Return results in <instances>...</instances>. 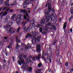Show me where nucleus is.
Here are the masks:
<instances>
[{
    "label": "nucleus",
    "mask_w": 73,
    "mask_h": 73,
    "mask_svg": "<svg viewBox=\"0 0 73 73\" xmlns=\"http://www.w3.org/2000/svg\"><path fill=\"white\" fill-rule=\"evenodd\" d=\"M48 11L47 10H45L44 13L46 15H47V14H48V13H49L50 10L52 8V7L51 6H50V4L49 3H48L46 4L45 7H47V6H48Z\"/></svg>",
    "instance_id": "1"
},
{
    "label": "nucleus",
    "mask_w": 73,
    "mask_h": 73,
    "mask_svg": "<svg viewBox=\"0 0 73 73\" xmlns=\"http://www.w3.org/2000/svg\"><path fill=\"white\" fill-rule=\"evenodd\" d=\"M19 60H20V61H20L19 60H18L17 62V63H18L19 65H21V64L22 63H23V62H24V59H23V55H22L19 56Z\"/></svg>",
    "instance_id": "2"
},
{
    "label": "nucleus",
    "mask_w": 73,
    "mask_h": 73,
    "mask_svg": "<svg viewBox=\"0 0 73 73\" xmlns=\"http://www.w3.org/2000/svg\"><path fill=\"white\" fill-rule=\"evenodd\" d=\"M25 22L23 21L22 22L21 24L22 25H23L22 27V28L24 30V31H26V32H27L28 31V29H29V28H28L27 29L26 28L27 27L25 26Z\"/></svg>",
    "instance_id": "3"
},
{
    "label": "nucleus",
    "mask_w": 73,
    "mask_h": 73,
    "mask_svg": "<svg viewBox=\"0 0 73 73\" xmlns=\"http://www.w3.org/2000/svg\"><path fill=\"white\" fill-rule=\"evenodd\" d=\"M30 0H25L24 2L23 3V5L24 6V8H27V5H28L30 3Z\"/></svg>",
    "instance_id": "4"
},
{
    "label": "nucleus",
    "mask_w": 73,
    "mask_h": 73,
    "mask_svg": "<svg viewBox=\"0 0 73 73\" xmlns=\"http://www.w3.org/2000/svg\"><path fill=\"white\" fill-rule=\"evenodd\" d=\"M18 17L17 18H16L15 19L16 21H17L16 23L17 24H20V19H21V17H22V16L21 15H18Z\"/></svg>",
    "instance_id": "5"
},
{
    "label": "nucleus",
    "mask_w": 73,
    "mask_h": 73,
    "mask_svg": "<svg viewBox=\"0 0 73 73\" xmlns=\"http://www.w3.org/2000/svg\"><path fill=\"white\" fill-rule=\"evenodd\" d=\"M24 13V15H25V13L26 14V16H27V17H28V15L29 14L28 13V12L27 11V10L25 9H22L20 11V13Z\"/></svg>",
    "instance_id": "6"
},
{
    "label": "nucleus",
    "mask_w": 73,
    "mask_h": 73,
    "mask_svg": "<svg viewBox=\"0 0 73 73\" xmlns=\"http://www.w3.org/2000/svg\"><path fill=\"white\" fill-rule=\"evenodd\" d=\"M36 51L38 52V53H40L41 52V48L40 47V45L39 44H37L36 45Z\"/></svg>",
    "instance_id": "7"
},
{
    "label": "nucleus",
    "mask_w": 73,
    "mask_h": 73,
    "mask_svg": "<svg viewBox=\"0 0 73 73\" xmlns=\"http://www.w3.org/2000/svg\"><path fill=\"white\" fill-rule=\"evenodd\" d=\"M22 64H23L21 68H22V69H26V68H27V66H28V65L27 64L25 63L24 62L22 63Z\"/></svg>",
    "instance_id": "8"
},
{
    "label": "nucleus",
    "mask_w": 73,
    "mask_h": 73,
    "mask_svg": "<svg viewBox=\"0 0 73 73\" xmlns=\"http://www.w3.org/2000/svg\"><path fill=\"white\" fill-rule=\"evenodd\" d=\"M37 35L36 34H35L33 36V40H34V42L35 44L36 43V40H38V38H37Z\"/></svg>",
    "instance_id": "9"
},
{
    "label": "nucleus",
    "mask_w": 73,
    "mask_h": 73,
    "mask_svg": "<svg viewBox=\"0 0 73 73\" xmlns=\"http://www.w3.org/2000/svg\"><path fill=\"white\" fill-rule=\"evenodd\" d=\"M2 14V15L1 16V17H2L4 16H5L7 15V12H2L0 13V15H1Z\"/></svg>",
    "instance_id": "10"
},
{
    "label": "nucleus",
    "mask_w": 73,
    "mask_h": 73,
    "mask_svg": "<svg viewBox=\"0 0 73 73\" xmlns=\"http://www.w3.org/2000/svg\"><path fill=\"white\" fill-rule=\"evenodd\" d=\"M6 1L5 2V5L6 7H9V1L10 0H6Z\"/></svg>",
    "instance_id": "11"
},
{
    "label": "nucleus",
    "mask_w": 73,
    "mask_h": 73,
    "mask_svg": "<svg viewBox=\"0 0 73 73\" xmlns=\"http://www.w3.org/2000/svg\"><path fill=\"white\" fill-rule=\"evenodd\" d=\"M53 18H54V19L55 17L54 16H52V15L50 16V19L51 20V21H53L54 23H56L57 21L56 20V19H53Z\"/></svg>",
    "instance_id": "12"
},
{
    "label": "nucleus",
    "mask_w": 73,
    "mask_h": 73,
    "mask_svg": "<svg viewBox=\"0 0 73 73\" xmlns=\"http://www.w3.org/2000/svg\"><path fill=\"white\" fill-rule=\"evenodd\" d=\"M35 58H36V60H39L41 58V55L40 54H38L37 56H35Z\"/></svg>",
    "instance_id": "13"
},
{
    "label": "nucleus",
    "mask_w": 73,
    "mask_h": 73,
    "mask_svg": "<svg viewBox=\"0 0 73 73\" xmlns=\"http://www.w3.org/2000/svg\"><path fill=\"white\" fill-rule=\"evenodd\" d=\"M48 15H46L44 17V18L46 20V22H48L49 20H50V18H48Z\"/></svg>",
    "instance_id": "14"
},
{
    "label": "nucleus",
    "mask_w": 73,
    "mask_h": 73,
    "mask_svg": "<svg viewBox=\"0 0 73 73\" xmlns=\"http://www.w3.org/2000/svg\"><path fill=\"white\" fill-rule=\"evenodd\" d=\"M32 37V35L30 33H28L26 36L25 38H28V37Z\"/></svg>",
    "instance_id": "15"
},
{
    "label": "nucleus",
    "mask_w": 73,
    "mask_h": 73,
    "mask_svg": "<svg viewBox=\"0 0 73 73\" xmlns=\"http://www.w3.org/2000/svg\"><path fill=\"white\" fill-rule=\"evenodd\" d=\"M9 32L11 33H15V31L13 30V28L11 27L10 28V29L9 30Z\"/></svg>",
    "instance_id": "16"
},
{
    "label": "nucleus",
    "mask_w": 73,
    "mask_h": 73,
    "mask_svg": "<svg viewBox=\"0 0 73 73\" xmlns=\"http://www.w3.org/2000/svg\"><path fill=\"white\" fill-rule=\"evenodd\" d=\"M45 23V20L44 19H42L40 23L41 24L44 25Z\"/></svg>",
    "instance_id": "17"
},
{
    "label": "nucleus",
    "mask_w": 73,
    "mask_h": 73,
    "mask_svg": "<svg viewBox=\"0 0 73 73\" xmlns=\"http://www.w3.org/2000/svg\"><path fill=\"white\" fill-rule=\"evenodd\" d=\"M15 17V15H13L11 17V18L10 19L12 21H14Z\"/></svg>",
    "instance_id": "18"
},
{
    "label": "nucleus",
    "mask_w": 73,
    "mask_h": 73,
    "mask_svg": "<svg viewBox=\"0 0 73 73\" xmlns=\"http://www.w3.org/2000/svg\"><path fill=\"white\" fill-rule=\"evenodd\" d=\"M27 70L28 72H31L32 70V68L29 67L27 68Z\"/></svg>",
    "instance_id": "19"
},
{
    "label": "nucleus",
    "mask_w": 73,
    "mask_h": 73,
    "mask_svg": "<svg viewBox=\"0 0 73 73\" xmlns=\"http://www.w3.org/2000/svg\"><path fill=\"white\" fill-rule=\"evenodd\" d=\"M29 57L31 58H32L33 61H36V57L35 56H33V57L32 58L31 56H29Z\"/></svg>",
    "instance_id": "20"
},
{
    "label": "nucleus",
    "mask_w": 73,
    "mask_h": 73,
    "mask_svg": "<svg viewBox=\"0 0 73 73\" xmlns=\"http://www.w3.org/2000/svg\"><path fill=\"white\" fill-rule=\"evenodd\" d=\"M26 61L27 62H31V63H33V62L31 60V59L30 58L27 59H26Z\"/></svg>",
    "instance_id": "21"
},
{
    "label": "nucleus",
    "mask_w": 73,
    "mask_h": 73,
    "mask_svg": "<svg viewBox=\"0 0 73 73\" xmlns=\"http://www.w3.org/2000/svg\"><path fill=\"white\" fill-rule=\"evenodd\" d=\"M8 7L6 6L4 7H1V8H0V11H1V10L2 9H3V10H5V9H7V8Z\"/></svg>",
    "instance_id": "22"
},
{
    "label": "nucleus",
    "mask_w": 73,
    "mask_h": 73,
    "mask_svg": "<svg viewBox=\"0 0 73 73\" xmlns=\"http://www.w3.org/2000/svg\"><path fill=\"white\" fill-rule=\"evenodd\" d=\"M57 40H55L54 41L52 44V45H54V46H55V45L56 43H57Z\"/></svg>",
    "instance_id": "23"
},
{
    "label": "nucleus",
    "mask_w": 73,
    "mask_h": 73,
    "mask_svg": "<svg viewBox=\"0 0 73 73\" xmlns=\"http://www.w3.org/2000/svg\"><path fill=\"white\" fill-rule=\"evenodd\" d=\"M16 41L17 42H20V41L19 40V39H18L17 37H16Z\"/></svg>",
    "instance_id": "24"
},
{
    "label": "nucleus",
    "mask_w": 73,
    "mask_h": 73,
    "mask_svg": "<svg viewBox=\"0 0 73 73\" xmlns=\"http://www.w3.org/2000/svg\"><path fill=\"white\" fill-rule=\"evenodd\" d=\"M41 70L40 69L38 70L36 72V73H41Z\"/></svg>",
    "instance_id": "25"
},
{
    "label": "nucleus",
    "mask_w": 73,
    "mask_h": 73,
    "mask_svg": "<svg viewBox=\"0 0 73 73\" xmlns=\"http://www.w3.org/2000/svg\"><path fill=\"white\" fill-rule=\"evenodd\" d=\"M32 22H33V23H32V26H33V27H35V23H34V22H35V21H31V23H32Z\"/></svg>",
    "instance_id": "26"
},
{
    "label": "nucleus",
    "mask_w": 73,
    "mask_h": 73,
    "mask_svg": "<svg viewBox=\"0 0 73 73\" xmlns=\"http://www.w3.org/2000/svg\"><path fill=\"white\" fill-rule=\"evenodd\" d=\"M72 54L71 53V52H69L68 53V57H70L71 56V55Z\"/></svg>",
    "instance_id": "27"
},
{
    "label": "nucleus",
    "mask_w": 73,
    "mask_h": 73,
    "mask_svg": "<svg viewBox=\"0 0 73 73\" xmlns=\"http://www.w3.org/2000/svg\"><path fill=\"white\" fill-rule=\"evenodd\" d=\"M3 4H4L3 0H0V5Z\"/></svg>",
    "instance_id": "28"
},
{
    "label": "nucleus",
    "mask_w": 73,
    "mask_h": 73,
    "mask_svg": "<svg viewBox=\"0 0 73 73\" xmlns=\"http://www.w3.org/2000/svg\"><path fill=\"white\" fill-rule=\"evenodd\" d=\"M57 54H56V56L57 57H58L59 56V51L58 50H57Z\"/></svg>",
    "instance_id": "29"
},
{
    "label": "nucleus",
    "mask_w": 73,
    "mask_h": 73,
    "mask_svg": "<svg viewBox=\"0 0 73 73\" xmlns=\"http://www.w3.org/2000/svg\"><path fill=\"white\" fill-rule=\"evenodd\" d=\"M12 44H10V45L9 46H8L7 48H12Z\"/></svg>",
    "instance_id": "30"
},
{
    "label": "nucleus",
    "mask_w": 73,
    "mask_h": 73,
    "mask_svg": "<svg viewBox=\"0 0 73 73\" xmlns=\"http://www.w3.org/2000/svg\"><path fill=\"white\" fill-rule=\"evenodd\" d=\"M41 65H42V63H39L38 64V68H40V67H41Z\"/></svg>",
    "instance_id": "31"
},
{
    "label": "nucleus",
    "mask_w": 73,
    "mask_h": 73,
    "mask_svg": "<svg viewBox=\"0 0 73 73\" xmlns=\"http://www.w3.org/2000/svg\"><path fill=\"white\" fill-rule=\"evenodd\" d=\"M40 26H41V25L40 24L38 23L36 25V27L37 28H40Z\"/></svg>",
    "instance_id": "32"
},
{
    "label": "nucleus",
    "mask_w": 73,
    "mask_h": 73,
    "mask_svg": "<svg viewBox=\"0 0 73 73\" xmlns=\"http://www.w3.org/2000/svg\"><path fill=\"white\" fill-rule=\"evenodd\" d=\"M13 23V22H10L9 25V27H11V25H12Z\"/></svg>",
    "instance_id": "33"
},
{
    "label": "nucleus",
    "mask_w": 73,
    "mask_h": 73,
    "mask_svg": "<svg viewBox=\"0 0 73 73\" xmlns=\"http://www.w3.org/2000/svg\"><path fill=\"white\" fill-rule=\"evenodd\" d=\"M73 19V15H71L70 17V18L69 19V21H70L72 20V19Z\"/></svg>",
    "instance_id": "34"
},
{
    "label": "nucleus",
    "mask_w": 73,
    "mask_h": 73,
    "mask_svg": "<svg viewBox=\"0 0 73 73\" xmlns=\"http://www.w3.org/2000/svg\"><path fill=\"white\" fill-rule=\"evenodd\" d=\"M52 29H56V27L54 26H53L51 28Z\"/></svg>",
    "instance_id": "35"
},
{
    "label": "nucleus",
    "mask_w": 73,
    "mask_h": 73,
    "mask_svg": "<svg viewBox=\"0 0 73 73\" xmlns=\"http://www.w3.org/2000/svg\"><path fill=\"white\" fill-rule=\"evenodd\" d=\"M39 30L40 32H42V28L40 27Z\"/></svg>",
    "instance_id": "36"
},
{
    "label": "nucleus",
    "mask_w": 73,
    "mask_h": 73,
    "mask_svg": "<svg viewBox=\"0 0 73 73\" xmlns=\"http://www.w3.org/2000/svg\"><path fill=\"white\" fill-rule=\"evenodd\" d=\"M66 25H64L63 26V29H66Z\"/></svg>",
    "instance_id": "37"
},
{
    "label": "nucleus",
    "mask_w": 73,
    "mask_h": 73,
    "mask_svg": "<svg viewBox=\"0 0 73 73\" xmlns=\"http://www.w3.org/2000/svg\"><path fill=\"white\" fill-rule=\"evenodd\" d=\"M51 25V23L50 22H48L47 25V26H50Z\"/></svg>",
    "instance_id": "38"
},
{
    "label": "nucleus",
    "mask_w": 73,
    "mask_h": 73,
    "mask_svg": "<svg viewBox=\"0 0 73 73\" xmlns=\"http://www.w3.org/2000/svg\"><path fill=\"white\" fill-rule=\"evenodd\" d=\"M65 66H68V62H67L65 64Z\"/></svg>",
    "instance_id": "39"
},
{
    "label": "nucleus",
    "mask_w": 73,
    "mask_h": 73,
    "mask_svg": "<svg viewBox=\"0 0 73 73\" xmlns=\"http://www.w3.org/2000/svg\"><path fill=\"white\" fill-rule=\"evenodd\" d=\"M20 29V27H19L17 29V32H19Z\"/></svg>",
    "instance_id": "40"
},
{
    "label": "nucleus",
    "mask_w": 73,
    "mask_h": 73,
    "mask_svg": "<svg viewBox=\"0 0 73 73\" xmlns=\"http://www.w3.org/2000/svg\"><path fill=\"white\" fill-rule=\"evenodd\" d=\"M12 58H13V61H15V56H13L12 57Z\"/></svg>",
    "instance_id": "41"
},
{
    "label": "nucleus",
    "mask_w": 73,
    "mask_h": 73,
    "mask_svg": "<svg viewBox=\"0 0 73 73\" xmlns=\"http://www.w3.org/2000/svg\"><path fill=\"white\" fill-rule=\"evenodd\" d=\"M51 11H52V12L54 13L55 12V10H54V9H51Z\"/></svg>",
    "instance_id": "42"
},
{
    "label": "nucleus",
    "mask_w": 73,
    "mask_h": 73,
    "mask_svg": "<svg viewBox=\"0 0 73 73\" xmlns=\"http://www.w3.org/2000/svg\"><path fill=\"white\" fill-rule=\"evenodd\" d=\"M29 44V43H28L27 44V46H29V47H30V48H31V45H30Z\"/></svg>",
    "instance_id": "43"
},
{
    "label": "nucleus",
    "mask_w": 73,
    "mask_h": 73,
    "mask_svg": "<svg viewBox=\"0 0 73 73\" xmlns=\"http://www.w3.org/2000/svg\"><path fill=\"white\" fill-rule=\"evenodd\" d=\"M24 19L25 20H27V17H26V16L24 15Z\"/></svg>",
    "instance_id": "44"
},
{
    "label": "nucleus",
    "mask_w": 73,
    "mask_h": 73,
    "mask_svg": "<svg viewBox=\"0 0 73 73\" xmlns=\"http://www.w3.org/2000/svg\"><path fill=\"white\" fill-rule=\"evenodd\" d=\"M46 32L45 31H43L42 32V34H46Z\"/></svg>",
    "instance_id": "45"
},
{
    "label": "nucleus",
    "mask_w": 73,
    "mask_h": 73,
    "mask_svg": "<svg viewBox=\"0 0 73 73\" xmlns=\"http://www.w3.org/2000/svg\"><path fill=\"white\" fill-rule=\"evenodd\" d=\"M70 12L72 14L73 13V9L71 10Z\"/></svg>",
    "instance_id": "46"
},
{
    "label": "nucleus",
    "mask_w": 73,
    "mask_h": 73,
    "mask_svg": "<svg viewBox=\"0 0 73 73\" xmlns=\"http://www.w3.org/2000/svg\"><path fill=\"white\" fill-rule=\"evenodd\" d=\"M58 12L59 15L61 14V10H59V11Z\"/></svg>",
    "instance_id": "47"
},
{
    "label": "nucleus",
    "mask_w": 73,
    "mask_h": 73,
    "mask_svg": "<svg viewBox=\"0 0 73 73\" xmlns=\"http://www.w3.org/2000/svg\"><path fill=\"white\" fill-rule=\"evenodd\" d=\"M14 10H10V12H13Z\"/></svg>",
    "instance_id": "48"
},
{
    "label": "nucleus",
    "mask_w": 73,
    "mask_h": 73,
    "mask_svg": "<svg viewBox=\"0 0 73 73\" xmlns=\"http://www.w3.org/2000/svg\"><path fill=\"white\" fill-rule=\"evenodd\" d=\"M59 43H60V44H59V45H62V42H59Z\"/></svg>",
    "instance_id": "49"
},
{
    "label": "nucleus",
    "mask_w": 73,
    "mask_h": 73,
    "mask_svg": "<svg viewBox=\"0 0 73 73\" xmlns=\"http://www.w3.org/2000/svg\"><path fill=\"white\" fill-rule=\"evenodd\" d=\"M3 62L4 63H6V60L4 59L3 60Z\"/></svg>",
    "instance_id": "50"
},
{
    "label": "nucleus",
    "mask_w": 73,
    "mask_h": 73,
    "mask_svg": "<svg viewBox=\"0 0 73 73\" xmlns=\"http://www.w3.org/2000/svg\"><path fill=\"white\" fill-rule=\"evenodd\" d=\"M70 5L71 7H73V3H72Z\"/></svg>",
    "instance_id": "51"
},
{
    "label": "nucleus",
    "mask_w": 73,
    "mask_h": 73,
    "mask_svg": "<svg viewBox=\"0 0 73 73\" xmlns=\"http://www.w3.org/2000/svg\"><path fill=\"white\" fill-rule=\"evenodd\" d=\"M8 38V37H4V39L5 40H7Z\"/></svg>",
    "instance_id": "52"
},
{
    "label": "nucleus",
    "mask_w": 73,
    "mask_h": 73,
    "mask_svg": "<svg viewBox=\"0 0 73 73\" xmlns=\"http://www.w3.org/2000/svg\"><path fill=\"white\" fill-rule=\"evenodd\" d=\"M19 46H20L19 45H18V43H17V48H18Z\"/></svg>",
    "instance_id": "53"
},
{
    "label": "nucleus",
    "mask_w": 73,
    "mask_h": 73,
    "mask_svg": "<svg viewBox=\"0 0 73 73\" xmlns=\"http://www.w3.org/2000/svg\"><path fill=\"white\" fill-rule=\"evenodd\" d=\"M73 29H71L70 31V32H72L73 31Z\"/></svg>",
    "instance_id": "54"
},
{
    "label": "nucleus",
    "mask_w": 73,
    "mask_h": 73,
    "mask_svg": "<svg viewBox=\"0 0 73 73\" xmlns=\"http://www.w3.org/2000/svg\"><path fill=\"white\" fill-rule=\"evenodd\" d=\"M23 57H24V58H26L27 56L25 55H24Z\"/></svg>",
    "instance_id": "55"
},
{
    "label": "nucleus",
    "mask_w": 73,
    "mask_h": 73,
    "mask_svg": "<svg viewBox=\"0 0 73 73\" xmlns=\"http://www.w3.org/2000/svg\"><path fill=\"white\" fill-rule=\"evenodd\" d=\"M7 53H7V52H5V55H6V56H8V54H7Z\"/></svg>",
    "instance_id": "56"
},
{
    "label": "nucleus",
    "mask_w": 73,
    "mask_h": 73,
    "mask_svg": "<svg viewBox=\"0 0 73 73\" xmlns=\"http://www.w3.org/2000/svg\"><path fill=\"white\" fill-rule=\"evenodd\" d=\"M1 68H2L1 67V65L0 64V70H1Z\"/></svg>",
    "instance_id": "57"
},
{
    "label": "nucleus",
    "mask_w": 73,
    "mask_h": 73,
    "mask_svg": "<svg viewBox=\"0 0 73 73\" xmlns=\"http://www.w3.org/2000/svg\"><path fill=\"white\" fill-rule=\"evenodd\" d=\"M30 11H31V10H29V11H28V13H29V14H30V12H31Z\"/></svg>",
    "instance_id": "58"
},
{
    "label": "nucleus",
    "mask_w": 73,
    "mask_h": 73,
    "mask_svg": "<svg viewBox=\"0 0 73 73\" xmlns=\"http://www.w3.org/2000/svg\"><path fill=\"white\" fill-rule=\"evenodd\" d=\"M9 8H8L6 10V11H9Z\"/></svg>",
    "instance_id": "59"
},
{
    "label": "nucleus",
    "mask_w": 73,
    "mask_h": 73,
    "mask_svg": "<svg viewBox=\"0 0 73 73\" xmlns=\"http://www.w3.org/2000/svg\"><path fill=\"white\" fill-rule=\"evenodd\" d=\"M3 66L4 67H4L7 66V65H3Z\"/></svg>",
    "instance_id": "60"
},
{
    "label": "nucleus",
    "mask_w": 73,
    "mask_h": 73,
    "mask_svg": "<svg viewBox=\"0 0 73 73\" xmlns=\"http://www.w3.org/2000/svg\"><path fill=\"white\" fill-rule=\"evenodd\" d=\"M47 59H50V57L49 56H48L47 58Z\"/></svg>",
    "instance_id": "61"
},
{
    "label": "nucleus",
    "mask_w": 73,
    "mask_h": 73,
    "mask_svg": "<svg viewBox=\"0 0 73 73\" xmlns=\"http://www.w3.org/2000/svg\"><path fill=\"white\" fill-rule=\"evenodd\" d=\"M27 21H29V19L28 18L27 20Z\"/></svg>",
    "instance_id": "62"
},
{
    "label": "nucleus",
    "mask_w": 73,
    "mask_h": 73,
    "mask_svg": "<svg viewBox=\"0 0 73 73\" xmlns=\"http://www.w3.org/2000/svg\"><path fill=\"white\" fill-rule=\"evenodd\" d=\"M67 23H66V22L65 23H64V25H66Z\"/></svg>",
    "instance_id": "63"
},
{
    "label": "nucleus",
    "mask_w": 73,
    "mask_h": 73,
    "mask_svg": "<svg viewBox=\"0 0 73 73\" xmlns=\"http://www.w3.org/2000/svg\"><path fill=\"white\" fill-rule=\"evenodd\" d=\"M71 71H72V72H73V68H72L71 69Z\"/></svg>",
    "instance_id": "64"
}]
</instances>
